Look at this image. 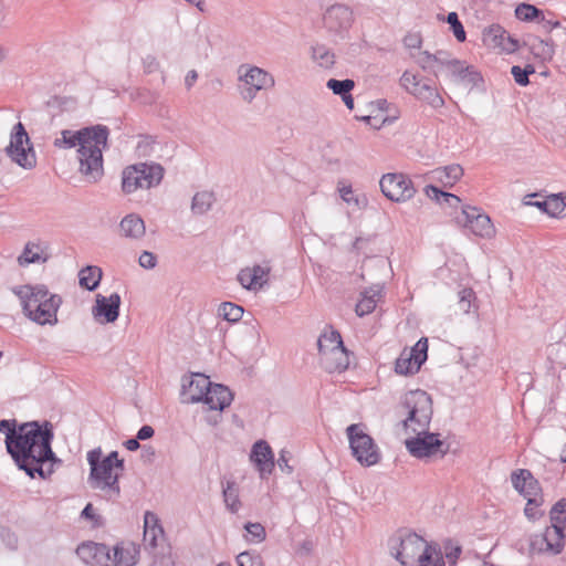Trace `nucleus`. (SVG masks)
Instances as JSON below:
<instances>
[{"label":"nucleus","mask_w":566,"mask_h":566,"mask_svg":"<svg viewBox=\"0 0 566 566\" xmlns=\"http://www.w3.org/2000/svg\"><path fill=\"white\" fill-rule=\"evenodd\" d=\"M53 438V426L46 420L20 423L18 439L9 454L30 478L38 474L45 479L53 472L52 463L60 461L51 447Z\"/></svg>","instance_id":"nucleus-1"},{"label":"nucleus","mask_w":566,"mask_h":566,"mask_svg":"<svg viewBox=\"0 0 566 566\" xmlns=\"http://www.w3.org/2000/svg\"><path fill=\"white\" fill-rule=\"evenodd\" d=\"M12 292L20 300L23 314L39 325H55L62 298L45 285H19Z\"/></svg>","instance_id":"nucleus-3"},{"label":"nucleus","mask_w":566,"mask_h":566,"mask_svg":"<svg viewBox=\"0 0 566 566\" xmlns=\"http://www.w3.org/2000/svg\"><path fill=\"white\" fill-rule=\"evenodd\" d=\"M446 21L450 25V29L453 32V35L455 36V39L459 42H464L467 39V34H465V31H464V28H463L461 21L459 20L458 13L450 12L447 15Z\"/></svg>","instance_id":"nucleus-49"},{"label":"nucleus","mask_w":566,"mask_h":566,"mask_svg":"<svg viewBox=\"0 0 566 566\" xmlns=\"http://www.w3.org/2000/svg\"><path fill=\"white\" fill-rule=\"evenodd\" d=\"M145 233V222L137 213H129L119 222V234L125 239L137 241L140 240Z\"/></svg>","instance_id":"nucleus-26"},{"label":"nucleus","mask_w":566,"mask_h":566,"mask_svg":"<svg viewBox=\"0 0 566 566\" xmlns=\"http://www.w3.org/2000/svg\"><path fill=\"white\" fill-rule=\"evenodd\" d=\"M232 400L233 395L228 387L211 382L205 392L202 402L206 403L210 410L222 411L230 406Z\"/></svg>","instance_id":"nucleus-24"},{"label":"nucleus","mask_w":566,"mask_h":566,"mask_svg":"<svg viewBox=\"0 0 566 566\" xmlns=\"http://www.w3.org/2000/svg\"><path fill=\"white\" fill-rule=\"evenodd\" d=\"M545 538H547L548 553L557 555L564 547L565 533L557 527H547L544 532Z\"/></svg>","instance_id":"nucleus-38"},{"label":"nucleus","mask_w":566,"mask_h":566,"mask_svg":"<svg viewBox=\"0 0 566 566\" xmlns=\"http://www.w3.org/2000/svg\"><path fill=\"white\" fill-rule=\"evenodd\" d=\"M395 413L406 433L429 429L433 415L431 396L421 389L409 390L395 407Z\"/></svg>","instance_id":"nucleus-4"},{"label":"nucleus","mask_w":566,"mask_h":566,"mask_svg":"<svg viewBox=\"0 0 566 566\" xmlns=\"http://www.w3.org/2000/svg\"><path fill=\"white\" fill-rule=\"evenodd\" d=\"M107 138V127L96 125L77 132L64 129L53 144L56 148L63 149L78 146L80 171L96 181L103 175L102 151L106 147Z\"/></svg>","instance_id":"nucleus-2"},{"label":"nucleus","mask_w":566,"mask_h":566,"mask_svg":"<svg viewBox=\"0 0 566 566\" xmlns=\"http://www.w3.org/2000/svg\"><path fill=\"white\" fill-rule=\"evenodd\" d=\"M399 83L409 94L432 108H441L444 105L443 97L438 88L432 85L431 80L424 78L418 73L409 70L405 71L400 76Z\"/></svg>","instance_id":"nucleus-10"},{"label":"nucleus","mask_w":566,"mask_h":566,"mask_svg":"<svg viewBox=\"0 0 566 566\" xmlns=\"http://www.w3.org/2000/svg\"><path fill=\"white\" fill-rule=\"evenodd\" d=\"M417 563L419 566H446L441 552L433 546L427 548Z\"/></svg>","instance_id":"nucleus-45"},{"label":"nucleus","mask_w":566,"mask_h":566,"mask_svg":"<svg viewBox=\"0 0 566 566\" xmlns=\"http://www.w3.org/2000/svg\"><path fill=\"white\" fill-rule=\"evenodd\" d=\"M463 176V168L453 164L437 168L428 174V178L440 182L443 187H452Z\"/></svg>","instance_id":"nucleus-27"},{"label":"nucleus","mask_w":566,"mask_h":566,"mask_svg":"<svg viewBox=\"0 0 566 566\" xmlns=\"http://www.w3.org/2000/svg\"><path fill=\"white\" fill-rule=\"evenodd\" d=\"M379 186L382 195L396 202H406L416 195L412 181L403 174H385Z\"/></svg>","instance_id":"nucleus-13"},{"label":"nucleus","mask_w":566,"mask_h":566,"mask_svg":"<svg viewBox=\"0 0 566 566\" xmlns=\"http://www.w3.org/2000/svg\"><path fill=\"white\" fill-rule=\"evenodd\" d=\"M238 281L247 290H256L250 268H244L239 272Z\"/></svg>","instance_id":"nucleus-57"},{"label":"nucleus","mask_w":566,"mask_h":566,"mask_svg":"<svg viewBox=\"0 0 566 566\" xmlns=\"http://www.w3.org/2000/svg\"><path fill=\"white\" fill-rule=\"evenodd\" d=\"M210 385L209 377L202 374H193L189 378L185 377L181 389L182 402L196 403L202 401L205 392Z\"/></svg>","instance_id":"nucleus-21"},{"label":"nucleus","mask_w":566,"mask_h":566,"mask_svg":"<svg viewBox=\"0 0 566 566\" xmlns=\"http://www.w3.org/2000/svg\"><path fill=\"white\" fill-rule=\"evenodd\" d=\"M542 12L535 6L528 3H521L515 8V17L526 22L539 20Z\"/></svg>","instance_id":"nucleus-46"},{"label":"nucleus","mask_w":566,"mask_h":566,"mask_svg":"<svg viewBox=\"0 0 566 566\" xmlns=\"http://www.w3.org/2000/svg\"><path fill=\"white\" fill-rule=\"evenodd\" d=\"M536 206L553 217L562 214L566 209V202L560 195H552L545 201L537 202Z\"/></svg>","instance_id":"nucleus-40"},{"label":"nucleus","mask_w":566,"mask_h":566,"mask_svg":"<svg viewBox=\"0 0 566 566\" xmlns=\"http://www.w3.org/2000/svg\"><path fill=\"white\" fill-rule=\"evenodd\" d=\"M144 70L147 73H153L159 69V62L154 55H147L143 60Z\"/></svg>","instance_id":"nucleus-64"},{"label":"nucleus","mask_w":566,"mask_h":566,"mask_svg":"<svg viewBox=\"0 0 566 566\" xmlns=\"http://www.w3.org/2000/svg\"><path fill=\"white\" fill-rule=\"evenodd\" d=\"M239 566H260L261 562L253 557L249 552L240 553L237 557Z\"/></svg>","instance_id":"nucleus-60"},{"label":"nucleus","mask_w":566,"mask_h":566,"mask_svg":"<svg viewBox=\"0 0 566 566\" xmlns=\"http://www.w3.org/2000/svg\"><path fill=\"white\" fill-rule=\"evenodd\" d=\"M526 499H527V503H526L524 513L528 518L535 520L537 516L541 515L536 511V509L543 504V502H544L543 496H528Z\"/></svg>","instance_id":"nucleus-55"},{"label":"nucleus","mask_w":566,"mask_h":566,"mask_svg":"<svg viewBox=\"0 0 566 566\" xmlns=\"http://www.w3.org/2000/svg\"><path fill=\"white\" fill-rule=\"evenodd\" d=\"M533 73H535V67L531 64L526 65L524 69L518 65H514L511 69L514 81L521 86H526L530 83L528 76Z\"/></svg>","instance_id":"nucleus-48"},{"label":"nucleus","mask_w":566,"mask_h":566,"mask_svg":"<svg viewBox=\"0 0 566 566\" xmlns=\"http://www.w3.org/2000/svg\"><path fill=\"white\" fill-rule=\"evenodd\" d=\"M447 71L448 76L454 84L462 85L467 88L474 87L482 81L480 73L473 66L458 59Z\"/></svg>","instance_id":"nucleus-22"},{"label":"nucleus","mask_w":566,"mask_h":566,"mask_svg":"<svg viewBox=\"0 0 566 566\" xmlns=\"http://www.w3.org/2000/svg\"><path fill=\"white\" fill-rule=\"evenodd\" d=\"M402 43L409 52L421 51L422 36L419 32H409L405 35Z\"/></svg>","instance_id":"nucleus-53"},{"label":"nucleus","mask_w":566,"mask_h":566,"mask_svg":"<svg viewBox=\"0 0 566 566\" xmlns=\"http://www.w3.org/2000/svg\"><path fill=\"white\" fill-rule=\"evenodd\" d=\"M244 528L248 533L247 539L252 543H261L265 539L266 533L260 523H247Z\"/></svg>","instance_id":"nucleus-50"},{"label":"nucleus","mask_w":566,"mask_h":566,"mask_svg":"<svg viewBox=\"0 0 566 566\" xmlns=\"http://www.w3.org/2000/svg\"><path fill=\"white\" fill-rule=\"evenodd\" d=\"M20 429V423L15 419L11 420H0V432L6 436V448L7 452H11L13 444L18 439V431Z\"/></svg>","instance_id":"nucleus-36"},{"label":"nucleus","mask_w":566,"mask_h":566,"mask_svg":"<svg viewBox=\"0 0 566 566\" xmlns=\"http://www.w3.org/2000/svg\"><path fill=\"white\" fill-rule=\"evenodd\" d=\"M338 192L340 198L348 205H354L359 209H364L368 205V200L365 196H354L350 185L339 182Z\"/></svg>","instance_id":"nucleus-41"},{"label":"nucleus","mask_w":566,"mask_h":566,"mask_svg":"<svg viewBox=\"0 0 566 566\" xmlns=\"http://www.w3.org/2000/svg\"><path fill=\"white\" fill-rule=\"evenodd\" d=\"M530 548L532 553H548L547 538H545L544 533L531 537Z\"/></svg>","instance_id":"nucleus-54"},{"label":"nucleus","mask_w":566,"mask_h":566,"mask_svg":"<svg viewBox=\"0 0 566 566\" xmlns=\"http://www.w3.org/2000/svg\"><path fill=\"white\" fill-rule=\"evenodd\" d=\"M429 547L430 545L421 536L410 532L399 533L389 539L391 556L403 566L415 565Z\"/></svg>","instance_id":"nucleus-7"},{"label":"nucleus","mask_w":566,"mask_h":566,"mask_svg":"<svg viewBox=\"0 0 566 566\" xmlns=\"http://www.w3.org/2000/svg\"><path fill=\"white\" fill-rule=\"evenodd\" d=\"M102 277V271L97 266H86L80 271V285L88 291H93L98 286Z\"/></svg>","instance_id":"nucleus-35"},{"label":"nucleus","mask_w":566,"mask_h":566,"mask_svg":"<svg viewBox=\"0 0 566 566\" xmlns=\"http://www.w3.org/2000/svg\"><path fill=\"white\" fill-rule=\"evenodd\" d=\"M290 459H291V453L290 451L287 450H281L280 452V457L277 459V465L280 468L281 471L287 473V474H291L293 472V467L290 465Z\"/></svg>","instance_id":"nucleus-59"},{"label":"nucleus","mask_w":566,"mask_h":566,"mask_svg":"<svg viewBox=\"0 0 566 566\" xmlns=\"http://www.w3.org/2000/svg\"><path fill=\"white\" fill-rule=\"evenodd\" d=\"M216 201L214 195L210 191L197 192L191 201V211L193 214L202 216L207 213Z\"/></svg>","instance_id":"nucleus-33"},{"label":"nucleus","mask_w":566,"mask_h":566,"mask_svg":"<svg viewBox=\"0 0 566 566\" xmlns=\"http://www.w3.org/2000/svg\"><path fill=\"white\" fill-rule=\"evenodd\" d=\"M51 258L50 245L44 241H29L18 256L21 266L43 264Z\"/></svg>","instance_id":"nucleus-23"},{"label":"nucleus","mask_w":566,"mask_h":566,"mask_svg":"<svg viewBox=\"0 0 566 566\" xmlns=\"http://www.w3.org/2000/svg\"><path fill=\"white\" fill-rule=\"evenodd\" d=\"M164 535L163 527L159 524L158 516L147 511L144 515V542L150 547L157 546L158 537Z\"/></svg>","instance_id":"nucleus-29"},{"label":"nucleus","mask_w":566,"mask_h":566,"mask_svg":"<svg viewBox=\"0 0 566 566\" xmlns=\"http://www.w3.org/2000/svg\"><path fill=\"white\" fill-rule=\"evenodd\" d=\"M483 42L492 49H499L509 54L516 52L520 48L518 40L500 24H492L483 30Z\"/></svg>","instance_id":"nucleus-15"},{"label":"nucleus","mask_w":566,"mask_h":566,"mask_svg":"<svg viewBox=\"0 0 566 566\" xmlns=\"http://www.w3.org/2000/svg\"><path fill=\"white\" fill-rule=\"evenodd\" d=\"M101 461H108V464L112 468H115L116 470L123 471L124 470V460L118 458L117 451H112L105 458H101Z\"/></svg>","instance_id":"nucleus-61"},{"label":"nucleus","mask_w":566,"mask_h":566,"mask_svg":"<svg viewBox=\"0 0 566 566\" xmlns=\"http://www.w3.org/2000/svg\"><path fill=\"white\" fill-rule=\"evenodd\" d=\"M238 72L242 83L240 94L247 103H252L258 92L271 90L275 85L274 76L259 66L243 64Z\"/></svg>","instance_id":"nucleus-9"},{"label":"nucleus","mask_w":566,"mask_h":566,"mask_svg":"<svg viewBox=\"0 0 566 566\" xmlns=\"http://www.w3.org/2000/svg\"><path fill=\"white\" fill-rule=\"evenodd\" d=\"M120 296L112 293L109 296L97 294L95 305L92 308L93 317L99 324L114 323L119 315Z\"/></svg>","instance_id":"nucleus-16"},{"label":"nucleus","mask_w":566,"mask_h":566,"mask_svg":"<svg viewBox=\"0 0 566 566\" xmlns=\"http://www.w3.org/2000/svg\"><path fill=\"white\" fill-rule=\"evenodd\" d=\"M138 263L142 268L151 270L157 264V256L149 251H144L138 259Z\"/></svg>","instance_id":"nucleus-58"},{"label":"nucleus","mask_w":566,"mask_h":566,"mask_svg":"<svg viewBox=\"0 0 566 566\" xmlns=\"http://www.w3.org/2000/svg\"><path fill=\"white\" fill-rule=\"evenodd\" d=\"M312 60L323 69H331L335 64V54L324 44L312 46Z\"/></svg>","instance_id":"nucleus-34"},{"label":"nucleus","mask_w":566,"mask_h":566,"mask_svg":"<svg viewBox=\"0 0 566 566\" xmlns=\"http://www.w3.org/2000/svg\"><path fill=\"white\" fill-rule=\"evenodd\" d=\"M218 314L223 319L231 322V323H235L241 319V317L243 315V308L240 305H237L234 303L224 302V303L220 304V306L218 308Z\"/></svg>","instance_id":"nucleus-44"},{"label":"nucleus","mask_w":566,"mask_h":566,"mask_svg":"<svg viewBox=\"0 0 566 566\" xmlns=\"http://www.w3.org/2000/svg\"><path fill=\"white\" fill-rule=\"evenodd\" d=\"M433 54L434 64L437 66L449 69L450 65L457 60L451 56V54L447 51L439 50Z\"/></svg>","instance_id":"nucleus-56"},{"label":"nucleus","mask_w":566,"mask_h":566,"mask_svg":"<svg viewBox=\"0 0 566 566\" xmlns=\"http://www.w3.org/2000/svg\"><path fill=\"white\" fill-rule=\"evenodd\" d=\"M321 367L329 374L342 373L349 366V355L347 349L342 346L334 350L325 353L318 357Z\"/></svg>","instance_id":"nucleus-25"},{"label":"nucleus","mask_w":566,"mask_h":566,"mask_svg":"<svg viewBox=\"0 0 566 566\" xmlns=\"http://www.w3.org/2000/svg\"><path fill=\"white\" fill-rule=\"evenodd\" d=\"M250 461L255 465L261 479H265L272 473L275 467L274 454L265 440L254 442L250 453Z\"/></svg>","instance_id":"nucleus-20"},{"label":"nucleus","mask_w":566,"mask_h":566,"mask_svg":"<svg viewBox=\"0 0 566 566\" xmlns=\"http://www.w3.org/2000/svg\"><path fill=\"white\" fill-rule=\"evenodd\" d=\"M342 346H344V344L340 334L334 329L326 331L322 333L317 339L318 357Z\"/></svg>","instance_id":"nucleus-32"},{"label":"nucleus","mask_w":566,"mask_h":566,"mask_svg":"<svg viewBox=\"0 0 566 566\" xmlns=\"http://www.w3.org/2000/svg\"><path fill=\"white\" fill-rule=\"evenodd\" d=\"M530 50V52L534 55L535 59L541 61H549L554 55V44L551 41L542 40L537 36H532L527 41L524 42Z\"/></svg>","instance_id":"nucleus-31"},{"label":"nucleus","mask_w":566,"mask_h":566,"mask_svg":"<svg viewBox=\"0 0 566 566\" xmlns=\"http://www.w3.org/2000/svg\"><path fill=\"white\" fill-rule=\"evenodd\" d=\"M81 516L93 522V525H99L101 516L94 512V507L88 503L81 513Z\"/></svg>","instance_id":"nucleus-63"},{"label":"nucleus","mask_w":566,"mask_h":566,"mask_svg":"<svg viewBox=\"0 0 566 566\" xmlns=\"http://www.w3.org/2000/svg\"><path fill=\"white\" fill-rule=\"evenodd\" d=\"M346 434L349 441V448L353 457L363 467H373L377 464L381 454L374 439L365 432V426L353 423L346 428Z\"/></svg>","instance_id":"nucleus-6"},{"label":"nucleus","mask_w":566,"mask_h":566,"mask_svg":"<svg viewBox=\"0 0 566 566\" xmlns=\"http://www.w3.org/2000/svg\"><path fill=\"white\" fill-rule=\"evenodd\" d=\"M424 193L428 198L436 200L438 202L443 200L446 203H448L451 207H454L460 202V198L458 196L450 193V192H444L432 185H428L424 188Z\"/></svg>","instance_id":"nucleus-43"},{"label":"nucleus","mask_w":566,"mask_h":566,"mask_svg":"<svg viewBox=\"0 0 566 566\" xmlns=\"http://www.w3.org/2000/svg\"><path fill=\"white\" fill-rule=\"evenodd\" d=\"M511 481L514 489L523 494L525 492L526 484L535 485L536 480L533 478L532 473L528 470L520 469L512 473Z\"/></svg>","instance_id":"nucleus-42"},{"label":"nucleus","mask_w":566,"mask_h":566,"mask_svg":"<svg viewBox=\"0 0 566 566\" xmlns=\"http://www.w3.org/2000/svg\"><path fill=\"white\" fill-rule=\"evenodd\" d=\"M223 500L227 509L232 513H237L240 510L239 488L235 482L228 481L223 486Z\"/></svg>","instance_id":"nucleus-37"},{"label":"nucleus","mask_w":566,"mask_h":566,"mask_svg":"<svg viewBox=\"0 0 566 566\" xmlns=\"http://www.w3.org/2000/svg\"><path fill=\"white\" fill-rule=\"evenodd\" d=\"M250 270L252 272V277L254 279L256 289L263 287V285L268 282L270 268L262 265H253L252 268H250Z\"/></svg>","instance_id":"nucleus-52"},{"label":"nucleus","mask_w":566,"mask_h":566,"mask_svg":"<svg viewBox=\"0 0 566 566\" xmlns=\"http://www.w3.org/2000/svg\"><path fill=\"white\" fill-rule=\"evenodd\" d=\"M164 168L158 164H138L127 167L123 171L122 188L126 193L137 189H149L160 184Z\"/></svg>","instance_id":"nucleus-8"},{"label":"nucleus","mask_w":566,"mask_h":566,"mask_svg":"<svg viewBox=\"0 0 566 566\" xmlns=\"http://www.w3.org/2000/svg\"><path fill=\"white\" fill-rule=\"evenodd\" d=\"M415 437L406 439L405 446L408 452L417 459H429L432 457H444L448 452V447L440 439L439 433L429 432V429L411 431Z\"/></svg>","instance_id":"nucleus-11"},{"label":"nucleus","mask_w":566,"mask_h":566,"mask_svg":"<svg viewBox=\"0 0 566 566\" xmlns=\"http://www.w3.org/2000/svg\"><path fill=\"white\" fill-rule=\"evenodd\" d=\"M557 515H566V499H560L553 505L549 512L551 520H556Z\"/></svg>","instance_id":"nucleus-62"},{"label":"nucleus","mask_w":566,"mask_h":566,"mask_svg":"<svg viewBox=\"0 0 566 566\" xmlns=\"http://www.w3.org/2000/svg\"><path fill=\"white\" fill-rule=\"evenodd\" d=\"M410 59L424 72H432L436 77L438 73L434 71L433 54L428 51H411Z\"/></svg>","instance_id":"nucleus-39"},{"label":"nucleus","mask_w":566,"mask_h":566,"mask_svg":"<svg viewBox=\"0 0 566 566\" xmlns=\"http://www.w3.org/2000/svg\"><path fill=\"white\" fill-rule=\"evenodd\" d=\"M137 556L138 548L134 544L117 545L111 555V566H134Z\"/></svg>","instance_id":"nucleus-28"},{"label":"nucleus","mask_w":566,"mask_h":566,"mask_svg":"<svg viewBox=\"0 0 566 566\" xmlns=\"http://www.w3.org/2000/svg\"><path fill=\"white\" fill-rule=\"evenodd\" d=\"M428 339L420 338L410 349H403L396 359L395 370L399 375L416 374L427 360Z\"/></svg>","instance_id":"nucleus-14"},{"label":"nucleus","mask_w":566,"mask_h":566,"mask_svg":"<svg viewBox=\"0 0 566 566\" xmlns=\"http://www.w3.org/2000/svg\"><path fill=\"white\" fill-rule=\"evenodd\" d=\"M76 554L86 565L111 566V549L105 544L83 543L77 547Z\"/></svg>","instance_id":"nucleus-19"},{"label":"nucleus","mask_w":566,"mask_h":566,"mask_svg":"<svg viewBox=\"0 0 566 566\" xmlns=\"http://www.w3.org/2000/svg\"><path fill=\"white\" fill-rule=\"evenodd\" d=\"M102 449L96 448L87 452L90 475L87 482L93 490L101 492L107 501H116L120 496L119 476L123 471L116 470L108 461H101Z\"/></svg>","instance_id":"nucleus-5"},{"label":"nucleus","mask_w":566,"mask_h":566,"mask_svg":"<svg viewBox=\"0 0 566 566\" xmlns=\"http://www.w3.org/2000/svg\"><path fill=\"white\" fill-rule=\"evenodd\" d=\"M8 157L22 167L23 169H32L36 165L35 151L30 143L28 133L21 123L14 125L10 143L6 147Z\"/></svg>","instance_id":"nucleus-12"},{"label":"nucleus","mask_w":566,"mask_h":566,"mask_svg":"<svg viewBox=\"0 0 566 566\" xmlns=\"http://www.w3.org/2000/svg\"><path fill=\"white\" fill-rule=\"evenodd\" d=\"M326 86L333 91L334 94L339 95L340 97L348 94L355 86V82L353 80H335L331 78L327 81Z\"/></svg>","instance_id":"nucleus-47"},{"label":"nucleus","mask_w":566,"mask_h":566,"mask_svg":"<svg viewBox=\"0 0 566 566\" xmlns=\"http://www.w3.org/2000/svg\"><path fill=\"white\" fill-rule=\"evenodd\" d=\"M380 292L381 287L379 285H375L369 287L368 290H365L361 293V298L356 304V314L361 317L371 313L377 305Z\"/></svg>","instance_id":"nucleus-30"},{"label":"nucleus","mask_w":566,"mask_h":566,"mask_svg":"<svg viewBox=\"0 0 566 566\" xmlns=\"http://www.w3.org/2000/svg\"><path fill=\"white\" fill-rule=\"evenodd\" d=\"M462 217L460 222L473 234L481 238L493 237L495 230L489 216L481 213L474 207H465L462 210Z\"/></svg>","instance_id":"nucleus-17"},{"label":"nucleus","mask_w":566,"mask_h":566,"mask_svg":"<svg viewBox=\"0 0 566 566\" xmlns=\"http://www.w3.org/2000/svg\"><path fill=\"white\" fill-rule=\"evenodd\" d=\"M323 22L329 32L342 33L350 28L353 12L345 4H334L325 11Z\"/></svg>","instance_id":"nucleus-18"},{"label":"nucleus","mask_w":566,"mask_h":566,"mask_svg":"<svg viewBox=\"0 0 566 566\" xmlns=\"http://www.w3.org/2000/svg\"><path fill=\"white\" fill-rule=\"evenodd\" d=\"M474 300H475V293L473 292L472 289H468V287L462 289L459 292V302H458L459 310L464 314L470 313L471 305Z\"/></svg>","instance_id":"nucleus-51"}]
</instances>
